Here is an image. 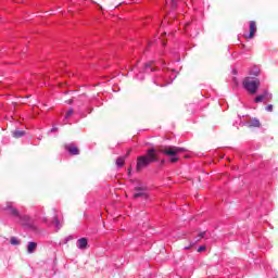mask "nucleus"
Returning <instances> with one entry per match:
<instances>
[{"label":"nucleus","instance_id":"obj_1","mask_svg":"<svg viewBox=\"0 0 278 278\" xmlns=\"http://www.w3.org/2000/svg\"><path fill=\"white\" fill-rule=\"evenodd\" d=\"M159 153H162L163 155H166L168 159V162L170 164H177L179 162V153H186L185 148H179L175 146H160L157 148Z\"/></svg>","mask_w":278,"mask_h":278},{"label":"nucleus","instance_id":"obj_9","mask_svg":"<svg viewBox=\"0 0 278 278\" xmlns=\"http://www.w3.org/2000/svg\"><path fill=\"white\" fill-rule=\"evenodd\" d=\"M266 97H268V90H265L263 94L257 96L254 99V103H262V101H264V99H266Z\"/></svg>","mask_w":278,"mask_h":278},{"label":"nucleus","instance_id":"obj_19","mask_svg":"<svg viewBox=\"0 0 278 278\" xmlns=\"http://www.w3.org/2000/svg\"><path fill=\"white\" fill-rule=\"evenodd\" d=\"M203 251H207V247L201 245V247L198 249V253H203Z\"/></svg>","mask_w":278,"mask_h":278},{"label":"nucleus","instance_id":"obj_21","mask_svg":"<svg viewBox=\"0 0 278 278\" xmlns=\"http://www.w3.org/2000/svg\"><path fill=\"white\" fill-rule=\"evenodd\" d=\"M70 116H73V109L66 112L65 118H68Z\"/></svg>","mask_w":278,"mask_h":278},{"label":"nucleus","instance_id":"obj_3","mask_svg":"<svg viewBox=\"0 0 278 278\" xmlns=\"http://www.w3.org/2000/svg\"><path fill=\"white\" fill-rule=\"evenodd\" d=\"M260 79H244L243 80V87L245 88V90H248V92H250V94H256L257 90L260 89Z\"/></svg>","mask_w":278,"mask_h":278},{"label":"nucleus","instance_id":"obj_10","mask_svg":"<svg viewBox=\"0 0 278 278\" xmlns=\"http://www.w3.org/2000/svg\"><path fill=\"white\" fill-rule=\"evenodd\" d=\"M36 249H38V243H36V242H28L27 253H34V251H36Z\"/></svg>","mask_w":278,"mask_h":278},{"label":"nucleus","instance_id":"obj_28","mask_svg":"<svg viewBox=\"0 0 278 278\" xmlns=\"http://www.w3.org/2000/svg\"><path fill=\"white\" fill-rule=\"evenodd\" d=\"M162 36H166V33H163Z\"/></svg>","mask_w":278,"mask_h":278},{"label":"nucleus","instance_id":"obj_22","mask_svg":"<svg viewBox=\"0 0 278 278\" xmlns=\"http://www.w3.org/2000/svg\"><path fill=\"white\" fill-rule=\"evenodd\" d=\"M273 104H268L266 108H265V110H266V112H273Z\"/></svg>","mask_w":278,"mask_h":278},{"label":"nucleus","instance_id":"obj_12","mask_svg":"<svg viewBox=\"0 0 278 278\" xmlns=\"http://www.w3.org/2000/svg\"><path fill=\"white\" fill-rule=\"evenodd\" d=\"M125 160H126V156H119L116 160V165L118 166V168H123L125 166Z\"/></svg>","mask_w":278,"mask_h":278},{"label":"nucleus","instance_id":"obj_20","mask_svg":"<svg viewBox=\"0 0 278 278\" xmlns=\"http://www.w3.org/2000/svg\"><path fill=\"white\" fill-rule=\"evenodd\" d=\"M170 8L172 10H175V8H177V1L172 0Z\"/></svg>","mask_w":278,"mask_h":278},{"label":"nucleus","instance_id":"obj_11","mask_svg":"<svg viewBox=\"0 0 278 278\" xmlns=\"http://www.w3.org/2000/svg\"><path fill=\"white\" fill-rule=\"evenodd\" d=\"M86 247H88V239L80 238L78 240V249H86Z\"/></svg>","mask_w":278,"mask_h":278},{"label":"nucleus","instance_id":"obj_27","mask_svg":"<svg viewBox=\"0 0 278 278\" xmlns=\"http://www.w3.org/2000/svg\"><path fill=\"white\" fill-rule=\"evenodd\" d=\"M165 162H166L165 160H162V161H161V164H164Z\"/></svg>","mask_w":278,"mask_h":278},{"label":"nucleus","instance_id":"obj_26","mask_svg":"<svg viewBox=\"0 0 278 278\" xmlns=\"http://www.w3.org/2000/svg\"><path fill=\"white\" fill-rule=\"evenodd\" d=\"M67 103H70V104L73 103V100H68Z\"/></svg>","mask_w":278,"mask_h":278},{"label":"nucleus","instance_id":"obj_24","mask_svg":"<svg viewBox=\"0 0 278 278\" xmlns=\"http://www.w3.org/2000/svg\"><path fill=\"white\" fill-rule=\"evenodd\" d=\"M144 68H151V63H146Z\"/></svg>","mask_w":278,"mask_h":278},{"label":"nucleus","instance_id":"obj_25","mask_svg":"<svg viewBox=\"0 0 278 278\" xmlns=\"http://www.w3.org/2000/svg\"><path fill=\"white\" fill-rule=\"evenodd\" d=\"M163 47H166V41H162Z\"/></svg>","mask_w":278,"mask_h":278},{"label":"nucleus","instance_id":"obj_18","mask_svg":"<svg viewBox=\"0 0 278 278\" xmlns=\"http://www.w3.org/2000/svg\"><path fill=\"white\" fill-rule=\"evenodd\" d=\"M203 238H205V231L201 232L199 236H198V239L195 242H201V240H203Z\"/></svg>","mask_w":278,"mask_h":278},{"label":"nucleus","instance_id":"obj_14","mask_svg":"<svg viewBox=\"0 0 278 278\" xmlns=\"http://www.w3.org/2000/svg\"><path fill=\"white\" fill-rule=\"evenodd\" d=\"M23 136H25V131L24 130H15V131H13V138H23Z\"/></svg>","mask_w":278,"mask_h":278},{"label":"nucleus","instance_id":"obj_5","mask_svg":"<svg viewBox=\"0 0 278 278\" xmlns=\"http://www.w3.org/2000/svg\"><path fill=\"white\" fill-rule=\"evenodd\" d=\"M4 211L8 212V214H10V216H13L14 218H21V212H18V208L12 206V204H7Z\"/></svg>","mask_w":278,"mask_h":278},{"label":"nucleus","instance_id":"obj_17","mask_svg":"<svg viewBox=\"0 0 278 278\" xmlns=\"http://www.w3.org/2000/svg\"><path fill=\"white\" fill-rule=\"evenodd\" d=\"M194 245V242L189 241V244H186V242L182 243V247L186 251L190 250Z\"/></svg>","mask_w":278,"mask_h":278},{"label":"nucleus","instance_id":"obj_8","mask_svg":"<svg viewBox=\"0 0 278 278\" xmlns=\"http://www.w3.org/2000/svg\"><path fill=\"white\" fill-rule=\"evenodd\" d=\"M66 150L71 155H79V148L76 146H67Z\"/></svg>","mask_w":278,"mask_h":278},{"label":"nucleus","instance_id":"obj_4","mask_svg":"<svg viewBox=\"0 0 278 278\" xmlns=\"http://www.w3.org/2000/svg\"><path fill=\"white\" fill-rule=\"evenodd\" d=\"M147 188L146 187H135V193L134 199H143L147 201L149 199V195L147 194Z\"/></svg>","mask_w":278,"mask_h":278},{"label":"nucleus","instance_id":"obj_2","mask_svg":"<svg viewBox=\"0 0 278 278\" xmlns=\"http://www.w3.org/2000/svg\"><path fill=\"white\" fill-rule=\"evenodd\" d=\"M155 151L157 150L149 149L146 155H140L137 157V173H140V170H143V168L149 167L150 164H153V162H157L159 159Z\"/></svg>","mask_w":278,"mask_h":278},{"label":"nucleus","instance_id":"obj_7","mask_svg":"<svg viewBox=\"0 0 278 278\" xmlns=\"http://www.w3.org/2000/svg\"><path fill=\"white\" fill-rule=\"evenodd\" d=\"M20 223L24 227H31V217H29L28 215H24V216L21 215Z\"/></svg>","mask_w":278,"mask_h":278},{"label":"nucleus","instance_id":"obj_16","mask_svg":"<svg viewBox=\"0 0 278 278\" xmlns=\"http://www.w3.org/2000/svg\"><path fill=\"white\" fill-rule=\"evenodd\" d=\"M10 244H13L14 247H18V244H21V241L16 237H12L10 239Z\"/></svg>","mask_w":278,"mask_h":278},{"label":"nucleus","instance_id":"obj_29","mask_svg":"<svg viewBox=\"0 0 278 278\" xmlns=\"http://www.w3.org/2000/svg\"><path fill=\"white\" fill-rule=\"evenodd\" d=\"M151 71H155V70L151 68Z\"/></svg>","mask_w":278,"mask_h":278},{"label":"nucleus","instance_id":"obj_15","mask_svg":"<svg viewBox=\"0 0 278 278\" xmlns=\"http://www.w3.org/2000/svg\"><path fill=\"white\" fill-rule=\"evenodd\" d=\"M53 225H55V228L56 229H60V227H62V225H60V217H58V215H55L54 217H53Z\"/></svg>","mask_w":278,"mask_h":278},{"label":"nucleus","instance_id":"obj_13","mask_svg":"<svg viewBox=\"0 0 278 278\" xmlns=\"http://www.w3.org/2000/svg\"><path fill=\"white\" fill-rule=\"evenodd\" d=\"M249 127H262V124L258 122V119H251Z\"/></svg>","mask_w":278,"mask_h":278},{"label":"nucleus","instance_id":"obj_6","mask_svg":"<svg viewBox=\"0 0 278 278\" xmlns=\"http://www.w3.org/2000/svg\"><path fill=\"white\" fill-rule=\"evenodd\" d=\"M255 31H257V23L255 21L250 22V34L249 36H245V38L253 39L255 38Z\"/></svg>","mask_w":278,"mask_h":278},{"label":"nucleus","instance_id":"obj_23","mask_svg":"<svg viewBox=\"0 0 278 278\" xmlns=\"http://www.w3.org/2000/svg\"><path fill=\"white\" fill-rule=\"evenodd\" d=\"M131 154V149L127 151L126 155L124 157H129V155Z\"/></svg>","mask_w":278,"mask_h":278}]
</instances>
